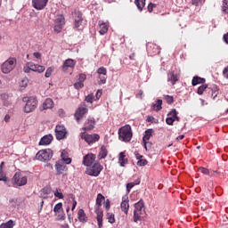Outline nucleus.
Instances as JSON below:
<instances>
[{
    "mask_svg": "<svg viewBox=\"0 0 228 228\" xmlns=\"http://www.w3.org/2000/svg\"><path fill=\"white\" fill-rule=\"evenodd\" d=\"M103 200H106L104 195H102V193H98L96 197V204L94 206V213L96 214L98 228H102V218L104 216V211L101 210V206H102Z\"/></svg>",
    "mask_w": 228,
    "mask_h": 228,
    "instance_id": "obj_1",
    "label": "nucleus"
},
{
    "mask_svg": "<svg viewBox=\"0 0 228 228\" xmlns=\"http://www.w3.org/2000/svg\"><path fill=\"white\" fill-rule=\"evenodd\" d=\"M23 102H26L24 106V113H33L38 107V100L37 96H27L23 97Z\"/></svg>",
    "mask_w": 228,
    "mask_h": 228,
    "instance_id": "obj_2",
    "label": "nucleus"
},
{
    "mask_svg": "<svg viewBox=\"0 0 228 228\" xmlns=\"http://www.w3.org/2000/svg\"><path fill=\"white\" fill-rule=\"evenodd\" d=\"M118 138L121 142H131V138H133V130L131 129V126H126L118 129Z\"/></svg>",
    "mask_w": 228,
    "mask_h": 228,
    "instance_id": "obj_3",
    "label": "nucleus"
},
{
    "mask_svg": "<svg viewBox=\"0 0 228 228\" xmlns=\"http://www.w3.org/2000/svg\"><path fill=\"white\" fill-rule=\"evenodd\" d=\"M53 150L51 149L40 150L36 154V159L42 161L43 163H47V161L53 159Z\"/></svg>",
    "mask_w": 228,
    "mask_h": 228,
    "instance_id": "obj_4",
    "label": "nucleus"
},
{
    "mask_svg": "<svg viewBox=\"0 0 228 228\" xmlns=\"http://www.w3.org/2000/svg\"><path fill=\"white\" fill-rule=\"evenodd\" d=\"M20 172H16L11 179V183L14 188H17V186H26V184H28V176L20 177Z\"/></svg>",
    "mask_w": 228,
    "mask_h": 228,
    "instance_id": "obj_5",
    "label": "nucleus"
},
{
    "mask_svg": "<svg viewBox=\"0 0 228 228\" xmlns=\"http://www.w3.org/2000/svg\"><path fill=\"white\" fill-rule=\"evenodd\" d=\"M17 65V60L15 58H9L5 61L2 66L1 69L4 74H10V71L15 69Z\"/></svg>",
    "mask_w": 228,
    "mask_h": 228,
    "instance_id": "obj_6",
    "label": "nucleus"
},
{
    "mask_svg": "<svg viewBox=\"0 0 228 228\" xmlns=\"http://www.w3.org/2000/svg\"><path fill=\"white\" fill-rule=\"evenodd\" d=\"M104 167L101 165L99 162H95L89 170H87V175H91V177H99L101 172H102Z\"/></svg>",
    "mask_w": 228,
    "mask_h": 228,
    "instance_id": "obj_7",
    "label": "nucleus"
},
{
    "mask_svg": "<svg viewBox=\"0 0 228 228\" xmlns=\"http://www.w3.org/2000/svg\"><path fill=\"white\" fill-rule=\"evenodd\" d=\"M83 22H85L83 12L80 11H75L73 28L77 30L81 29V28H83Z\"/></svg>",
    "mask_w": 228,
    "mask_h": 228,
    "instance_id": "obj_8",
    "label": "nucleus"
},
{
    "mask_svg": "<svg viewBox=\"0 0 228 228\" xmlns=\"http://www.w3.org/2000/svg\"><path fill=\"white\" fill-rule=\"evenodd\" d=\"M63 26H65V16H63V14H60L54 20L53 30L55 33H61Z\"/></svg>",
    "mask_w": 228,
    "mask_h": 228,
    "instance_id": "obj_9",
    "label": "nucleus"
},
{
    "mask_svg": "<svg viewBox=\"0 0 228 228\" xmlns=\"http://www.w3.org/2000/svg\"><path fill=\"white\" fill-rule=\"evenodd\" d=\"M80 136L82 140H85L88 145H93V143H95V142H99L101 139V136L98 134H88L86 133H81Z\"/></svg>",
    "mask_w": 228,
    "mask_h": 228,
    "instance_id": "obj_10",
    "label": "nucleus"
},
{
    "mask_svg": "<svg viewBox=\"0 0 228 228\" xmlns=\"http://www.w3.org/2000/svg\"><path fill=\"white\" fill-rule=\"evenodd\" d=\"M56 140H65L67 138V128L63 125H57L55 126Z\"/></svg>",
    "mask_w": 228,
    "mask_h": 228,
    "instance_id": "obj_11",
    "label": "nucleus"
},
{
    "mask_svg": "<svg viewBox=\"0 0 228 228\" xmlns=\"http://www.w3.org/2000/svg\"><path fill=\"white\" fill-rule=\"evenodd\" d=\"M146 49L150 56H156L161 53V47L152 43H149L146 46Z\"/></svg>",
    "mask_w": 228,
    "mask_h": 228,
    "instance_id": "obj_12",
    "label": "nucleus"
},
{
    "mask_svg": "<svg viewBox=\"0 0 228 228\" xmlns=\"http://www.w3.org/2000/svg\"><path fill=\"white\" fill-rule=\"evenodd\" d=\"M86 113H88V108H86V105L79 106L74 114L75 120H77V122H80L81 118H83Z\"/></svg>",
    "mask_w": 228,
    "mask_h": 228,
    "instance_id": "obj_13",
    "label": "nucleus"
},
{
    "mask_svg": "<svg viewBox=\"0 0 228 228\" xmlns=\"http://www.w3.org/2000/svg\"><path fill=\"white\" fill-rule=\"evenodd\" d=\"M96 156L94 153H87L83 158V165L85 167H92L95 161Z\"/></svg>",
    "mask_w": 228,
    "mask_h": 228,
    "instance_id": "obj_14",
    "label": "nucleus"
},
{
    "mask_svg": "<svg viewBox=\"0 0 228 228\" xmlns=\"http://www.w3.org/2000/svg\"><path fill=\"white\" fill-rule=\"evenodd\" d=\"M177 110L172 109L168 113H167V118H166V123L167 126H174V123L175 122V117H177Z\"/></svg>",
    "mask_w": 228,
    "mask_h": 228,
    "instance_id": "obj_15",
    "label": "nucleus"
},
{
    "mask_svg": "<svg viewBox=\"0 0 228 228\" xmlns=\"http://www.w3.org/2000/svg\"><path fill=\"white\" fill-rule=\"evenodd\" d=\"M49 0H32V6L35 10H44L47 6Z\"/></svg>",
    "mask_w": 228,
    "mask_h": 228,
    "instance_id": "obj_16",
    "label": "nucleus"
},
{
    "mask_svg": "<svg viewBox=\"0 0 228 228\" xmlns=\"http://www.w3.org/2000/svg\"><path fill=\"white\" fill-rule=\"evenodd\" d=\"M153 134H154V129L152 128H149L144 131V134L142 137V143H143L144 149L147 150V142L151 140V137L152 136Z\"/></svg>",
    "mask_w": 228,
    "mask_h": 228,
    "instance_id": "obj_17",
    "label": "nucleus"
},
{
    "mask_svg": "<svg viewBox=\"0 0 228 228\" xmlns=\"http://www.w3.org/2000/svg\"><path fill=\"white\" fill-rule=\"evenodd\" d=\"M121 211H123L125 215H127V213H129V198L127 197V195L122 197Z\"/></svg>",
    "mask_w": 228,
    "mask_h": 228,
    "instance_id": "obj_18",
    "label": "nucleus"
},
{
    "mask_svg": "<svg viewBox=\"0 0 228 228\" xmlns=\"http://www.w3.org/2000/svg\"><path fill=\"white\" fill-rule=\"evenodd\" d=\"M28 65L32 72H38V74H42V72L45 70V66L35 64L34 62H28Z\"/></svg>",
    "mask_w": 228,
    "mask_h": 228,
    "instance_id": "obj_19",
    "label": "nucleus"
},
{
    "mask_svg": "<svg viewBox=\"0 0 228 228\" xmlns=\"http://www.w3.org/2000/svg\"><path fill=\"white\" fill-rule=\"evenodd\" d=\"M55 170H56V175H61L63 172H67L69 170V167H67V165L65 164H61L60 162H56Z\"/></svg>",
    "mask_w": 228,
    "mask_h": 228,
    "instance_id": "obj_20",
    "label": "nucleus"
},
{
    "mask_svg": "<svg viewBox=\"0 0 228 228\" xmlns=\"http://www.w3.org/2000/svg\"><path fill=\"white\" fill-rule=\"evenodd\" d=\"M53 134H49L46 135H44L40 141H39V145H51V142H53Z\"/></svg>",
    "mask_w": 228,
    "mask_h": 228,
    "instance_id": "obj_21",
    "label": "nucleus"
},
{
    "mask_svg": "<svg viewBox=\"0 0 228 228\" xmlns=\"http://www.w3.org/2000/svg\"><path fill=\"white\" fill-rule=\"evenodd\" d=\"M86 124H87L88 126H84L83 130L84 131H92V129H94V127H95V118L89 117L87 118V120L86 121Z\"/></svg>",
    "mask_w": 228,
    "mask_h": 228,
    "instance_id": "obj_22",
    "label": "nucleus"
},
{
    "mask_svg": "<svg viewBox=\"0 0 228 228\" xmlns=\"http://www.w3.org/2000/svg\"><path fill=\"white\" fill-rule=\"evenodd\" d=\"M76 67V61L73 59H67L62 65V70H67L68 69H74Z\"/></svg>",
    "mask_w": 228,
    "mask_h": 228,
    "instance_id": "obj_23",
    "label": "nucleus"
},
{
    "mask_svg": "<svg viewBox=\"0 0 228 228\" xmlns=\"http://www.w3.org/2000/svg\"><path fill=\"white\" fill-rule=\"evenodd\" d=\"M77 218L82 224H86V222H88V216H86L85 210L82 208H80L77 212Z\"/></svg>",
    "mask_w": 228,
    "mask_h": 228,
    "instance_id": "obj_24",
    "label": "nucleus"
},
{
    "mask_svg": "<svg viewBox=\"0 0 228 228\" xmlns=\"http://www.w3.org/2000/svg\"><path fill=\"white\" fill-rule=\"evenodd\" d=\"M53 107L54 102H53V99L51 98H46L43 102V110H53Z\"/></svg>",
    "mask_w": 228,
    "mask_h": 228,
    "instance_id": "obj_25",
    "label": "nucleus"
},
{
    "mask_svg": "<svg viewBox=\"0 0 228 228\" xmlns=\"http://www.w3.org/2000/svg\"><path fill=\"white\" fill-rule=\"evenodd\" d=\"M206 83V78L195 76L192 77L191 85L192 86H197V85H204Z\"/></svg>",
    "mask_w": 228,
    "mask_h": 228,
    "instance_id": "obj_26",
    "label": "nucleus"
},
{
    "mask_svg": "<svg viewBox=\"0 0 228 228\" xmlns=\"http://www.w3.org/2000/svg\"><path fill=\"white\" fill-rule=\"evenodd\" d=\"M61 158L65 163V165H70V163H72V159L69 158V152H67V151L65 150L61 151Z\"/></svg>",
    "mask_w": 228,
    "mask_h": 228,
    "instance_id": "obj_27",
    "label": "nucleus"
},
{
    "mask_svg": "<svg viewBox=\"0 0 228 228\" xmlns=\"http://www.w3.org/2000/svg\"><path fill=\"white\" fill-rule=\"evenodd\" d=\"M163 100L158 99L155 103L151 105V110L153 111H160V110H163Z\"/></svg>",
    "mask_w": 228,
    "mask_h": 228,
    "instance_id": "obj_28",
    "label": "nucleus"
},
{
    "mask_svg": "<svg viewBox=\"0 0 228 228\" xmlns=\"http://www.w3.org/2000/svg\"><path fill=\"white\" fill-rule=\"evenodd\" d=\"M108 156V149H106L105 145H102L100 149L98 159H105V158Z\"/></svg>",
    "mask_w": 228,
    "mask_h": 228,
    "instance_id": "obj_29",
    "label": "nucleus"
},
{
    "mask_svg": "<svg viewBox=\"0 0 228 228\" xmlns=\"http://www.w3.org/2000/svg\"><path fill=\"white\" fill-rule=\"evenodd\" d=\"M167 81L168 83H171L172 85H175L177 81H179V78H177V76L174 72H169L167 74Z\"/></svg>",
    "mask_w": 228,
    "mask_h": 228,
    "instance_id": "obj_30",
    "label": "nucleus"
},
{
    "mask_svg": "<svg viewBox=\"0 0 228 228\" xmlns=\"http://www.w3.org/2000/svg\"><path fill=\"white\" fill-rule=\"evenodd\" d=\"M127 161V159H126V153L124 151H121L118 157V163L120 167H126Z\"/></svg>",
    "mask_w": 228,
    "mask_h": 228,
    "instance_id": "obj_31",
    "label": "nucleus"
},
{
    "mask_svg": "<svg viewBox=\"0 0 228 228\" xmlns=\"http://www.w3.org/2000/svg\"><path fill=\"white\" fill-rule=\"evenodd\" d=\"M143 208H145V202L143 201V200L141 199L139 201L134 203V211L142 212Z\"/></svg>",
    "mask_w": 228,
    "mask_h": 228,
    "instance_id": "obj_32",
    "label": "nucleus"
},
{
    "mask_svg": "<svg viewBox=\"0 0 228 228\" xmlns=\"http://www.w3.org/2000/svg\"><path fill=\"white\" fill-rule=\"evenodd\" d=\"M134 4L139 12H143V8H145V0H134Z\"/></svg>",
    "mask_w": 228,
    "mask_h": 228,
    "instance_id": "obj_33",
    "label": "nucleus"
},
{
    "mask_svg": "<svg viewBox=\"0 0 228 228\" xmlns=\"http://www.w3.org/2000/svg\"><path fill=\"white\" fill-rule=\"evenodd\" d=\"M134 222L135 224H138V222H142L143 220V216H142V212H138L136 210H134Z\"/></svg>",
    "mask_w": 228,
    "mask_h": 228,
    "instance_id": "obj_34",
    "label": "nucleus"
},
{
    "mask_svg": "<svg viewBox=\"0 0 228 228\" xmlns=\"http://www.w3.org/2000/svg\"><path fill=\"white\" fill-rule=\"evenodd\" d=\"M0 181H3L7 186H12L10 184V181H8V177L6 176V173L4 171H0Z\"/></svg>",
    "mask_w": 228,
    "mask_h": 228,
    "instance_id": "obj_35",
    "label": "nucleus"
},
{
    "mask_svg": "<svg viewBox=\"0 0 228 228\" xmlns=\"http://www.w3.org/2000/svg\"><path fill=\"white\" fill-rule=\"evenodd\" d=\"M15 227V223L13 220L10 219L6 223H3L0 224V228H13Z\"/></svg>",
    "mask_w": 228,
    "mask_h": 228,
    "instance_id": "obj_36",
    "label": "nucleus"
},
{
    "mask_svg": "<svg viewBox=\"0 0 228 228\" xmlns=\"http://www.w3.org/2000/svg\"><path fill=\"white\" fill-rule=\"evenodd\" d=\"M218 90H220V88H218V86L214 85L212 89H211V92H212L211 97H212V99L216 100V97H218Z\"/></svg>",
    "mask_w": 228,
    "mask_h": 228,
    "instance_id": "obj_37",
    "label": "nucleus"
},
{
    "mask_svg": "<svg viewBox=\"0 0 228 228\" xmlns=\"http://www.w3.org/2000/svg\"><path fill=\"white\" fill-rule=\"evenodd\" d=\"M61 211H63V203L59 202L54 206L53 213H55V215H58V213H60Z\"/></svg>",
    "mask_w": 228,
    "mask_h": 228,
    "instance_id": "obj_38",
    "label": "nucleus"
},
{
    "mask_svg": "<svg viewBox=\"0 0 228 228\" xmlns=\"http://www.w3.org/2000/svg\"><path fill=\"white\" fill-rule=\"evenodd\" d=\"M99 33L100 35H106V33H108V25H106V23L100 24Z\"/></svg>",
    "mask_w": 228,
    "mask_h": 228,
    "instance_id": "obj_39",
    "label": "nucleus"
},
{
    "mask_svg": "<svg viewBox=\"0 0 228 228\" xmlns=\"http://www.w3.org/2000/svg\"><path fill=\"white\" fill-rule=\"evenodd\" d=\"M163 99L166 101L167 104H174V96L164 94Z\"/></svg>",
    "mask_w": 228,
    "mask_h": 228,
    "instance_id": "obj_40",
    "label": "nucleus"
},
{
    "mask_svg": "<svg viewBox=\"0 0 228 228\" xmlns=\"http://www.w3.org/2000/svg\"><path fill=\"white\" fill-rule=\"evenodd\" d=\"M206 88H208V85L202 84L200 87H198L197 94L199 95H202V94H204Z\"/></svg>",
    "mask_w": 228,
    "mask_h": 228,
    "instance_id": "obj_41",
    "label": "nucleus"
},
{
    "mask_svg": "<svg viewBox=\"0 0 228 228\" xmlns=\"http://www.w3.org/2000/svg\"><path fill=\"white\" fill-rule=\"evenodd\" d=\"M107 220L109 224H115V214L107 213Z\"/></svg>",
    "mask_w": 228,
    "mask_h": 228,
    "instance_id": "obj_42",
    "label": "nucleus"
},
{
    "mask_svg": "<svg viewBox=\"0 0 228 228\" xmlns=\"http://www.w3.org/2000/svg\"><path fill=\"white\" fill-rule=\"evenodd\" d=\"M97 74H99L100 76H106L108 74V69H106V68L104 67H100L97 69Z\"/></svg>",
    "mask_w": 228,
    "mask_h": 228,
    "instance_id": "obj_43",
    "label": "nucleus"
},
{
    "mask_svg": "<svg viewBox=\"0 0 228 228\" xmlns=\"http://www.w3.org/2000/svg\"><path fill=\"white\" fill-rule=\"evenodd\" d=\"M28 83H29V80L28 79V77H25L20 82V86L21 88H26L28 86Z\"/></svg>",
    "mask_w": 228,
    "mask_h": 228,
    "instance_id": "obj_44",
    "label": "nucleus"
},
{
    "mask_svg": "<svg viewBox=\"0 0 228 228\" xmlns=\"http://www.w3.org/2000/svg\"><path fill=\"white\" fill-rule=\"evenodd\" d=\"M223 12L228 13V0H223Z\"/></svg>",
    "mask_w": 228,
    "mask_h": 228,
    "instance_id": "obj_45",
    "label": "nucleus"
},
{
    "mask_svg": "<svg viewBox=\"0 0 228 228\" xmlns=\"http://www.w3.org/2000/svg\"><path fill=\"white\" fill-rule=\"evenodd\" d=\"M94 99H95V96H94L93 94H88L87 96H86L85 101H86V102H90V103L92 104V102H94Z\"/></svg>",
    "mask_w": 228,
    "mask_h": 228,
    "instance_id": "obj_46",
    "label": "nucleus"
},
{
    "mask_svg": "<svg viewBox=\"0 0 228 228\" xmlns=\"http://www.w3.org/2000/svg\"><path fill=\"white\" fill-rule=\"evenodd\" d=\"M149 162L145 159H141L140 160L137 161V166L138 167H145Z\"/></svg>",
    "mask_w": 228,
    "mask_h": 228,
    "instance_id": "obj_47",
    "label": "nucleus"
},
{
    "mask_svg": "<svg viewBox=\"0 0 228 228\" xmlns=\"http://www.w3.org/2000/svg\"><path fill=\"white\" fill-rule=\"evenodd\" d=\"M85 81H86V74L85 73H80L78 75V82L80 83H85Z\"/></svg>",
    "mask_w": 228,
    "mask_h": 228,
    "instance_id": "obj_48",
    "label": "nucleus"
},
{
    "mask_svg": "<svg viewBox=\"0 0 228 228\" xmlns=\"http://www.w3.org/2000/svg\"><path fill=\"white\" fill-rule=\"evenodd\" d=\"M83 86H85V84H83V82H77L74 84V88L76 90H81V88H83Z\"/></svg>",
    "mask_w": 228,
    "mask_h": 228,
    "instance_id": "obj_49",
    "label": "nucleus"
},
{
    "mask_svg": "<svg viewBox=\"0 0 228 228\" xmlns=\"http://www.w3.org/2000/svg\"><path fill=\"white\" fill-rule=\"evenodd\" d=\"M23 72H25V74H29V72H31V67H29V62H27L24 66Z\"/></svg>",
    "mask_w": 228,
    "mask_h": 228,
    "instance_id": "obj_50",
    "label": "nucleus"
},
{
    "mask_svg": "<svg viewBox=\"0 0 228 228\" xmlns=\"http://www.w3.org/2000/svg\"><path fill=\"white\" fill-rule=\"evenodd\" d=\"M41 191L44 195H49L51 193V187H44L41 189Z\"/></svg>",
    "mask_w": 228,
    "mask_h": 228,
    "instance_id": "obj_51",
    "label": "nucleus"
},
{
    "mask_svg": "<svg viewBox=\"0 0 228 228\" xmlns=\"http://www.w3.org/2000/svg\"><path fill=\"white\" fill-rule=\"evenodd\" d=\"M103 206L105 208V209L108 211V209H110V208H111V202L110 201L109 199H107L104 202H103Z\"/></svg>",
    "mask_w": 228,
    "mask_h": 228,
    "instance_id": "obj_52",
    "label": "nucleus"
},
{
    "mask_svg": "<svg viewBox=\"0 0 228 228\" xmlns=\"http://www.w3.org/2000/svg\"><path fill=\"white\" fill-rule=\"evenodd\" d=\"M53 194H54V197H56L57 199H63L64 198L63 193L58 191V189L55 190Z\"/></svg>",
    "mask_w": 228,
    "mask_h": 228,
    "instance_id": "obj_53",
    "label": "nucleus"
},
{
    "mask_svg": "<svg viewBox=\"0 0 228 228\" xmlns=\"http://www.w3.org/2000/svg\"><path fill=\"white\" fill-rule=\"evenodd\" d=\"M200 172H201V174H203L204 175H209V169L206 167H200Z\"/></svg>",
    "mask_w": 228,
    "mask_h": 228,
    "instance_id": "obj_54",
    "label": "nucleus"
},
{
    "mask_svg": "<svg viewBox=\"0 0 228 228\" xmlns=\"http://www.w3.org/2000/svg\"><path fill=\"white\" fill-rule=\"evenodd\" d=\"M156 6H157L156 4L150 3L148 4V12L150 13H152V12H153L154 8H156Z\"/></svg>",
    "mask_w": 228,
    "mask_h": 228,
    "instance_id": "obj_55",
    "label": "nucleus"
},
{
    "mask_svg": "<svg viewBox=\"0 0 228 228\" xmlns=\"http://www.w3.org/2000/svg\"><path fill=\"white\" fill-rule=\"evenodd\" d=\"M51 74H53V69L51 67L47 68L45 77H51Z\"/></svg>",
    "mask_w": 228,
    "mask_h": 228,
    "instance_id": "obj_56",
    "label": "nucleus"
},
{
    "mask_svg": "<svg viewBox=\"0 0 228 228\" xmlns=\"http://www.w3.org/2000/svg\"><path fill=\"white\" fill-rule=\"evenodd\" d=\"M133 188H134V183H133V182L126 183L127 193H129L131 191V190H133Z\"/></svg>",
    "mask_w": 228,
    "mask_h": 228,
    "instance_id": "obj_57",
    "label": "nucleus"
},
{
    "mask_svg": "<svg viewBox=\"0 0 228 228\" xmlns=\"http://www.w3.org/2000/svg\"><path fill=\"white\" fill-rule=\"evenodd\" d=\"M58 220H65V212H62L61 211L59 214H58Z\"/></svg>",
    "mask_w": 228,
    "mask_h": 228,
    "instance_id": "obj_58",
    "label": "nucleus"
},
{
    "mask_svg": "<svg viewBox=\"0 0 228 228\" xmlns=\"http://www.w3.org/2000/svg\"><path fill=\"white\" fill-rule=\"evenodd\" d=\"M134 156H135V159H137V161H140V159H142V158H143V155L139 154L138 151H134Z\"/></svg>",
    "mask_w": 228,
    "mask_h": 228,
    "instance_id": "obj_59",
    "label": "nucleus"
},
{
    "mask_svg": "<svg viewBox=\"0 0 228 228\" xmlns=\"http://www.w3.org/2000/svg\"><path fill=\"white\" fill-rule=\"evenodd\" d=\"M99 85H106V77H100Z\"/></svg>",
    "mask_w": 228,
    "mask_h": 228,
    "instance_id": "obj_60",
    "label": "nucleus"
},
{
    "mask_svg": "<svg viewBox=\"0 0 228 228\" xmlns=\"http://www.w3.org/2000/svg\"><path fill=\"white\" fill-rule=\"evenodd\" d=\"M76 206H77V201L76 200V198H73L71 211H74V209H76Z\"/></svg>",
    "mask_w": 228,
    "mask_h": 228,
    "instance_id": "obj_61",
    "label": "nucleus"
},
{
    "mask_svg": "<svg viewBox=\"0 0 228 228\" xmlns=\"http://www.w3.org/2000/svg\"><path fill=\"white\" fill-rule=\"evenodd\" d=\"M33 56H35L37 60H40V58H42V54L39 52H35Z\"/></svg>",
    "mask_w": 228,
    "mask_h": 228,
    "instance_id": "obj_62",
    "label": "nucleus"
},
{
    "mask_svg": "<svg viewBox=\"0 0 228 228\" xmlns=\"http://www.w3.org/2000/svg\"><path fill=\"white\" fill-rule=\"evenodd\" d=\"M223 74H224V77H226V79H228V66L224 69Z\"/></svg>",
    "mask_w": 228,
    "mask_h": 228,
    "instance_id": "obj_63",
    "label": "nucleus"
},
{
    "mask_svg": "<svg viewBox=\"0 0 228 228\" xmlns=\"http://www.w3.org/2000/svg\"><path fill=\"white\" fill-rule=\"evenodd\" d=\"M223 40L228 45V32L223 36Z\"/></svg>",
    "mask_w": 228,
    "mask_h": 228,
    "instance_id": "obj_64",
    "label": "nucleus"
}]
</instances>
